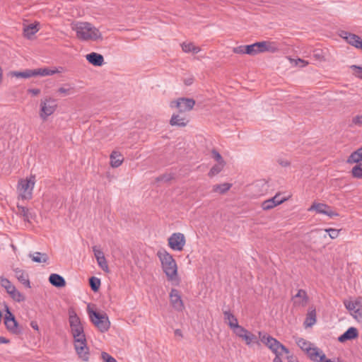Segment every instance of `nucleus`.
<instances>
[{
    "label": "nucleus",
    "instance_id": "f257e3e1",
    "mask_svg": "<svg viewBox=\"0 0 362 362\" xmlns=\"http://www.w3.org/2000/svg\"><path fill=\"white\" fill-rule=\"evenodd\" d=\"M71 29L76 33V37L81 40H102L103 36L98 28L88 22H76L71 23Z\"/></svg>",
    "mask_w": 362,
    "mask_h": 362
},
{
    "label": "nucleus",
    "instance_id": "f03ea898",
    "mask_svg": "<svg viewBox=\"0 0 362 362\" xmlns=\"http://www.w3.org/2000/svg\"><path fill=\"white\" fill-rule=\"evenodd\" d=\"M157 256L161 262L162 269L168 279L170 281L174 280L177 275V267L173 257L165 250L158 251Z\"/></svg>",
    "mask_w": 362,
    "mask_h": 362
},
{
    "label": "nucleus",
    "instance_id": "7ed1b4c3",
    "mask_svg": "<svg viewBox=\"0 0 362 362\" xmlns=\"http://www.w3.org/2000/svg\"><path fill=\"white\" fill-rule=\"evenodd\" d=\"M88 313L90 322L100 332H105L110 329V322L106 313L90 310L89 307Z\"/></svg>",
    "mask_w": 362,
    "mask_h": 362
},
{
    "label": "nucleus",
    "instance_id": "20e7f679",
    "mask_svg": "<svg viewBox=\"0 0 362 362\" xmlns=\"http://www.w3.org/2000/svg\"><path fill=\"white\" fill-rule=\"evenodd\" d=\"M73 337L74 339V348L78 357L84 361H88L90 354L85 333L74 334Z\"/></svg>",
    "mask_w": 362,
    "mask_h": 362
},
{
    "label": "nucleus",
    "instance_id": "39448f33",
    "mask_svg": "<svg viewBox=\"0 0 362 362\" xmlns=\"http://www.w3.org/2000/svg\"><path fill=\"white\" fill-rule=\"evenodd\" d=\"M296 344L303 351H305L307 354H308L312 361L322 362L325 358V355L324 354H321L319 349L316 347L311 348V344L303 338H298L296 340Z\"/></svg>",
    "mask_w": 362,
    "mask_h": 362
},
{
    "label": "nucleus",
    "instance_id": "423d86ee",
    "mask_svg": "<svg viewBox=\"0 0 362 362\" xmlns=\"http://www.w3.org/2000/svg\"><path fill=\"white\" fill-rule=\"evenodd\" d=\"M57 107L56 100L47 97L40 101V117L43 119L46 120L47 118L52 115L56 110Z\"/></svg>",
    "mask_w": 362,
    "mask_h": 362
},
{
    "label": "nucleus",
    "instance_id": "0eeeda50",
    "mask_svg": "<svg viewBox=\"0 0 362 362\" xmlns=\"http://www.w3.org/2000/svg\"><path fill=\"white\" fill-rule=\"evenodd\" d=\"M6 314L4 317V325L6 329L13 334H19L22 330L19 327V324L16 320L15 315L11 312L8 307H6Z\"/></svg>",
    "mask_w": 362,
    "mask_h": 362
},
{
    "label": "nucleus",
    "instance_id": "6e6552de",
    "mask_svg": "<svg viewBox=\"0 0 362 362\" xmlns=\"http://www.w3.org/2000/svg\"><path fill=\"white\" fill-rule=\"evenodd\" d=\"M195 105V100L192 98H179L170 103L171 107H177L180 113L192 110Z\"/></svg>",
    "mask_w": 362,
    "mask_h": 362
},
{
    "label": "nucleus",
    "instance_id": "1a4fd4ad",
    "mask_svg": "<svg viewBox=\"0 0 362 362\" xmlns=\"http://www.w3.org/2000/svg\"><path fill=\"white\" fill-rule=\"evenodd\" d=\"M168 245L174 250L181 251L185 245V235L181 233H175L168 238Z\"/></svg>",
    "mask_w": 362,
    "mask_h": 362
},
{
    "label": "nucleus",
    "instance_id": "9d476101",
    "mask_svg": "<svg viewBox=\"0 0 362 362\" xmlns=\"http://www.w3.org/2000/svg\"><path fill=\"white\" fill-rule=\"evenodd\" d=\"M339 36L351 46L362 50V39L358 35L348 31L341 30Z\"/></svg>",
    "mask_w": 362,
    "mask_h": 362
},
{
    "label": "nucleus",
    "instance_id": "9b49d317",
    "mask_svg": "<svg viewBox=\"0 0 362 362\" xmlns=\"http://www.w3.org/2000/svg\"><path fill=\"white\" fill-rule=\"evenodd\" d=\"M308 211H315L318 214H325L330 218L339 216V214L332 211L331 206L322 203L314 202Z\"/></svg>",
    "mask_w": 362,
    "mask_h": 362
},
{
    "label": "nucleus",
    "instance_id": "f8f14e48",
    "mask_svg": "<svg viewBox=\"0 0 362 362\" xmlns=\"http://www.w3.org/2000/svg\"><path fill=\"white\" fill-rule=\"evenodd\" d=\"M170 304L177 311H182L185 305L181 298L180 291L176 288H172L169 294Z\"/></svg>",
    "mask_w": 362,
    "mask_h": 362
},
{
    "label": "nucleus",
    "instance_id": "ddd939ff",
    "mask_svg": "<svg viewBox=\"0 0 362 362\" xmlns=\"http://www.w3.org/2000/svg\"><path fill=\"white\" fill-rule=\"evenodd\" d=\"M35 182L32 180H21L19 182V187L23 194L21 197L24 199H30L32 197V190L34 187Z\"/></svg>",
    "mask_w": 362,
    "mask_h": 362
},
{
    "label": "nucleus",
    "instance_id": "4468645a",
    "mask_svg": "<svg viewBox=\"0 0 362 362\" xmlns=\"http://www.w3.org/2000/svg\"><path fill=\"white\" fill-rule=\"evenodd\" d=\"M189 119L187 117L183 116L182 114H173L170 119V124L171 126H177L179 127H184L187 126Z\"/></svg>",
    "mask_w": 362,
    "mask_h": 362
},
{
    "label": "nucleus",
    "instance_id": "2eb2a0df",
    "mask_svg": "<svg viewBox=\"0 0 362 362\" xmlns=\"http://www.w3.org/2000/svg\"><path fill=\"white\" fill-rule=\"evenodd\" d=\"M358 337V332L356 327H349L344 333L338 337V341L344 343L349 340L356 339Z\"/></svg>",
    "mask_w": 362,
    "mask_h": 362
},
{
    "label": "nucleus",
    "instance_id": "dca6fc26",
    "mask_svg": "<svg viewBox=\"0 0 362 362\" xmlns=\"http://www.w3.org/2000/svg\"><path fill=\"white\" fill-rule=\"evenodd\" d=\"M87 61L93 66H101L104 64V57L97 52H91L86 56Z\"/></svg>",
    "mask_w": 362,
    "mask_h": 362
},
{
    "label": "nucleus",
    "instance_id": "f3484780",
    "mask_svg": "<svg viewBox=\"0 0 362 362\" xmlns=\"http://www.w3.org/2000/svg\"><path fill=\"white\" fill-rule=\"evenodd\" d=\"M13 272H15L16 277L22 284L27 288L31 287L28 274L26 272L19 268L14 269Z\"/></svg>",
    "mask_w": 362,
    "mask_h": 362
},
{
    "label": "nucleus",
    "instance_id": "a211bd4d",
    "mask_svg": "<svg viewBox=\"0 0 362 362\" xmlns=\"http://www.w3.org/2000/svg\"><path fill=\"white\" fill-rule=\"evenodd\" d=\"M49 281L52 286L57 288H62L66 286V281L64 277L57 274H50Z\"/></svg>",
    "mask_w": 362,
    "mask_h": 362
},
{
    "label": "nucleus",
    "instance_id": "6ab92c4d",
    "mask_svg": "<svg viewBox=\"0 0 362 362\" xmlns=\"http://www.w3.org/2000/svg\"><path fill=\"white\" fill-rule=\"evenodd\" d=\"M33 76H52V75L59 72V71L57 69H51L47 67L33 69Z\"/></svg>",
    "mask_w": 362,
    "mask_h": 362
},
{
    "label": "nucleus",
    "instance_id": "aec40b11",
    "mask_svg": "<svg viewBox=\"0 0 362 362\" xmlns=\"http://www.w3.org/2000/svg\"><path fill=\"white\" fill-rule=\"evenodd\" d=\"M361 161H362V150L361 148L352 152L347 159V163L350 164H359Z\"/></svg>",
    "mask_w": 362,
    "mask_h": 362
},
{
    "label": "nucleus",
    "instance_id": "412c9836",
    "mask_svg": "<svg viewBox=\"0 0 362 362\" xmlns=\"http://www.w3.org/2000/svg\"><path fill=\"white\" fill-rule=\"evenodd\" d=\"M298 298H301V300L297 301L295 300L294 304H298V305H301L303 306H304L307 304V303L308 301V296L305 290L299 289L298 291V293L293 296V299H296Z\"/></svg>",
    "mask_w": 362,
    "mask_h": 362
},
{
    "label": "nucleus",
    "instance_id": "4be33fe9",
    "mask_svg": "<svg viewBox=\"0 0 362 362\" xmlns=\"http://www.w3.org/2000/svg\"><path fill=\"white\" fill-rule=\"evenodd\" d=\"M29 257L33 262L37 263H46L49 259V257L46 253H41L40 252L29 254Z\"/></svg>",
    "mask_w": 362,
    "mask_h": 362
},
{
    "label": "nucleus",
    "instance_id": "5701e85b",
    "mask_svg": "<svg viewBox=\"0 0 362 362\" xmlns=\"http://www.w3.org/2000/svg\"><path fill=\"white\" fill-rule=\"evenodd\" d=\"M181 47L182 51L185 53L192 52L197 54L201 50L200 47L195 46L192 42H184L181 44Z\"/></svg>",
    "mask_w": 362,
    "mask_h": 362
},
{
    "label": "nucleus",
    "instance_id": "b1692460",
    "mask_svg": "<svg viewBox=\"0 0 362 362\" xmlns=\"http://www.w3.org/2000/svg\"><path fill=\"white\" fill-rule=\"evenodd\" d=\"M281 346V343L273 337V339H271V342L267 346L275 354V357H280L281 353L279 351V349Z\"/></svg>",
    "mask_w": 362,
    "mask_h": 362
},
{
    "label": "nucleus",
    "instance_id": "393cba45",
    "mask_svg": "<svg viewBox=\"0 0 362 362\" xmlns=\"http://www.w3.org/2000/svg\"><path fill=\"white\" fill-rule=\"evenodd\" d=\"M122 155L118 152L113 151L110 154V165L113 168H117L122 165L123 158H119Z\"/></svg>",
    "mask_w": 362,
    "mask_h": 362
},
{
    "label": "nucleus",
    "instance_id": "a878e982",
    "mask_svg": "<svg viewBox=\"0 0 362 362\" xmlns=\"http://www.w3.org/2000/svg\"><path fill=\"white\" fill-rule=\"evenodd\" d=\"M38 24H30L23 28V35L28 39H30L39 30Z\"/></svg>",
    "mask_w": 362,
    "mask_h": 362
},
{
    "label": "nucleus",
    "instance_id": "bb28decb",
    "mask_svg": "<svg viewBox=\"0 0 362 362\" xmlns=\"http://www.w3.org/2000/svg\"><path fill=\"white\" fill-rule=\"evenodd\" d=\"M10 75L16 78H28L33 76V69H25L22 71H11Z\"/></svg>",
    "mask_w": 362,
    "mask_h": 362
},
{
    "label": "nucleus",
    "instance_id": "cd10ccee",
    "mask_svg": "<svg viewBox=\"0 0 362 362\" xmlns=\"http://www.w3.org/2000/svg\"><path fill=\"white\" fill-rule=\"evenodd\" d=\"M69 322L70 327L76 326L81 323L80 318L72 308L69 309Z\"/></svg>",
    "mask_w": 362,
    "mask_h": 362
},
{
    "label": "nucleus",
    "instance_id": "c85d7f7f",
    "mask_svg": "<svg viewBox=\"0 0 362 362\" xmlns=\"http://www.w3.org/2000/svg\"><path fill=\"white\" fill-rule=\"evenodd\" d=\"M230 327L233 329V333L239 338H242V337L247 332V329L239 325L238 323H235V325L230 323Z\"/></svg>",
    "mask_w": 362,
    "mask_h": 362
},
{
    "label": "nucleus",
    "instance_id": "c756f323",
    "mask_svg": "<svg viewBox=\"0 0 362 362\" xmlns=\"http://www.w3.org/2000/svg\"><path fill=\"white\" fill-rule=\"evenodd\" d=\"M241 339L245 341L247 345H250L252 343L259 344L257 337L248 330Z\"/></svg>",
    "mask_w": 362,
    "mask_h": 362
},
{
    "label": "nucleus",
    "instance_id": "7c9ffc66",
    "mask_svg": "<svg viewBox=\"0 0 362 362\" xmlns=\"http://www.w3.org/2000/svg\"><path fill=\"white\" fill-rule=\"evenodd\" d=\"M316 322V311L315 309L309 310L304 324L306 327H311Z\"/></svg>",
    "mask_w": 362,
    "mask_h": 362
},
{
    "label": "nucleus",
    "instance_id": "2f4dec72",
    "mask_svg": "<svg viewBox=\"0 0 362 362\" xmlns=\"http://www.w3.org/2000/svg\"><path fill=\"white\" fill-rule=\"evenodd\" d=\"M280 204H281V201H275V199L271 198L263 202L262 204V207L264 210H269Z\"/></svg>",
    "mask_w": 362,
    "mask_h": 362
},
{
    "label": "nucleus",
    "instance_id": "473e14b6",
    "mask_svg": "<svg viewBox=\"0 0 362 362\" xmlns=\"http://www.w3.org/2000/svg\"><path fill=\"white\" fill-rule=\"evenodd\" d=\"M231 186V184L229 183L215 185L213 186V192L224 194L230 189Z\"/></svg>",
    "mask_w": 362,
    "mask_h": 362
},
{
    "label": "nucleus",
    "instance_id": "72a5a7b5",
    "mask_svg": "<svg viewBox=\"0 0 362 362\" xmlns=\"http://www.w3.org/2000/svg\"><path fill=\"white\" fill-rule=\"evenodd\" d=\"M9 296L11 298L18 303L23 302L25 300V297L23 293L18 291L16 288L10 291Z\"/></svg>",
    "mask_w": 362,
    "mask_h": 362
},
{
    "label": "nucleus",
    "instance_id": "f704fd0d",
    "mask_svg": "<svg viewBox=\"0 0 362 362\" xmlns=\"http://www.w3.org/2000/svg\"><path fill=\"white\" fill-rule=\"evenodd\" d=\"M0 284L1 286L5 288L8 294H9L10 291L16 288L8 279L4 276L0 277Z\"/></svg>",
    "mask_w": 362,
    "mask_h": 362
},
{
    "label": "nucleus",
    "instance_id": "c9c22d12",
    "mask_svg": "<svg viewBox=\"0 0 362 362\" xmlns=\"http://www.w3.org/2000/svg\"><path fill=\"white\" fill-rule=\"evenodd\" d=\"M89 286L93 291L97 292L100 286V279L95 276H91L89 279Z\"/></svg>",
    "mask_w": 362,
    "mask_h": 362
},
{
    "label": "nucleus",
    "instance_id": "e433bc0d",
    "mask_svg": "<svg viewBox=\"0 0 362 362\" xmlns=\"http://www.w3.org/2000/svg\"><path fill=\"white\" fill-rule=\"evenodd\" d=\"M351 175L354 178H362V163L356 164L351 170Z\"/></svg>",
    "mask_w": 362,
    "mask_h": 362
},
{
    "label": "nucleus",
    "instance_id": "4c0bfd02",
    "mask_svg": "<svg viewBox=\"0 0 362 362\" xmlns=\"http://www.w3.org/2000/svg\"><path fill=\"white\" fill-rule=\"evenodd\" d=\"M224 165H225V163H217V164L214 165L209 170L208 175L211 177L218 174L223 170Z\"/></svg>",
    "mask_w": 362,
    "mask_h": 362
},
{
    "label": "nucleus",
    "instance_id": "58836bf2",
    "mask_svg": "<svg viewBox=\"0 0 362 362\" xmlns=\"http://www.w3.org/2000/svg\"><path fill=\"white\" fill-rule=\"evenodd\" d=\"M223 315H224V319L228 321V325L229 327H230V323L235 324V323H238L237 317L233 314H232L230 312V310H224Z\"/></svg>",
    "mask_w": 362,
    "mask_h": 362
},
{
    "label": "nucleus",
    "instance_id": "ea45409f",
    "mask_svg": "<svg viewBox=\"0 0 362 362\" xmlns=\"http://www.w3.org/2000/svg\"><path fill=\"white\" fill-rule=\"evenodd\" d=\"M19 214L23 217L24 221H29V209L27 207L17 205Z\"/></svg>",
    "mask_w": 362,
    "mask_h": 362
},
{
    "label": "nucleus",
    "instance_id": "a19ab883",
    "mask_svg": "<svg viewBox=\"0 0 362 362\" xmlns=\"http://www.w3.org/2000/svg\"><path fill=\"white\" fill-rule=\"evenodd\" d=\"M354 317L357 320H362V303L358 301V305L355 308L354 313L352 314Z\"/></svg>",
    "mask_w": 362,
    "mask_h": 362
},
{
    "label": "nucleus",
    "instance_id": "79ce46f5",
    "mask_svg": "<svg viewBox=\"0 0 362 362\" xmlns=\"http://www.w3.org/2000/svg\"><path fill=\"white\" fill-rule=\"evenodd\" d=\"M245 52L246 54H249L251 56H255L257 54V50L255 43H253L252 45H247L245 47Z\"/></svg>",
    "mask_w": 362,
    "mask_h": 362
},
{
    "label": "nucleus",
    "instance_id": "37998d69",
    "mask_svg": "<svg viewBox=\"0 0 362 362\" xmlns=\"http://www.w3.org/2000/svg\"><path fill=\"white\" fill-rule=\"evenodd\" d=\"M279 48L275 42L267 41V52L275 53L279 51Z\"/></svg>",
    "mask_w": 362,
    "mask_h": 362
},
{
    "label": "nucleus",
    "instance_id": "c03bdc74",
    "mask_svg": "<svg viewBox=\"0 0 362 362\" xmlns=\"http://www.w3.org/2000/svg\"><path fill=\"white\" fill-rule=\"evenodd\" d=\"M259 336L260 341L265 344V346H267L269 342H271V339H273V337L267 333H262V332H259Z\"/></svg>",
    "mask_w": 362,
    "mask_h": 362
},
{
    "label": "nucleus",
    "instance_id": "a18cd8bd",
    "mask_svg": "<svg viewBox=\"0 0 362 362\" xmlns=\"http://www.w3.org/2000/svg\"><path fill=\"white\" fill-rule=\"evenodd\" d=\"M96 259L98 265L100 266V268H102L103 270L107 271L108 269V265L105 257V255L99 257Z\"/></svg>",
    "mask_w": 362,
    "mask_h": 362
},
{
    "label": "nucleus",
    "instance_id": "49530a36",
    "mask_svg": "<svg viewBox=\"0 0 362 362\" xmlns=\"http://www.w3.org/2000/svg\"><path fill=\"white\" fill-rule=\"evenodd\" d=\"M267 41H262L255 42L257 54L267 52Z\"/></svg>",
    "mask_w": 362,
    "mask_h": 362
},
{
    "label": "nucleus",
    "instance_id": "de8ad7c7",
    "mask_svg": "<svg viewBox=\"0 0 362 362\" xmlns=\"http://www.w3.org/2000/svg\"><path fill=\"white\" fill-rule=\"evenodd\" d=\"M325 231L328 233L330 238L335 239L338 237L340 230L329 228L325 229Z\"/></svg>",
    "mask_w": 362,
    "mask_h": 362
},
{
    "label": "nucleus",
    "instance_id": "09e8293b",
    "mask_svg": "<svg viewBox=\"0 0 362 362\" xmlns=\"http://www.w3.org/2000/svg\"><path fill=\"white\" fill-rule=\"evenodd\" d=\"M212 157L214 158L215 160L218 162V163H226L223 160L221 155L215 149H213L211 151Z\"/></svg>",
    "mask_w": 362,
    "mask_h": 362
},
{
    "label": "nucleus",
    "instance_id": "8fccbe9b",
    "mask_svg": "<svg viewBox=\"0 0 362 362\" xmlns=\"http://www.w3.org/2000/svg\"><path fill=\"white\" fill-rule=\"evenodd\" d=\"M173 178L171 174H163L156 178L157 182H168Z\"/></svg>",
    "mask_w": 362,
    "mask_h": 362
},
{
    "label": "nucleus",
    "instance_id": "3c124183",
    "mask_svg": "<svg viewBox=\"0 0 362 362\" xmlns=\"http://www.w3.org/2000/svg\"><path fill=\"white\" fill-rule=\"evenodd\" d=\"M352 124L358 127H362V115H356L352 118Z\"/></svg>",
    "mask_w": 362,
    "mask_h": 362
},
{
    "label": "nucleus",
    "instance_id": "603ef678",
    "mask_svg": "<svg viewBox=\"0 0 362 362\" xmlns=\"http://www.w3.org/2000/svg\"><path fill=\"white\" fill-rule=\"evenodd\" d=\"M357 305H358V301H349L348 303H345V306L346 309L349 310V311L354 312Z\"/></svg>",
    "mask_w": 362,
    "mask_h": 362
},
{
    "label": "nucleus",
    "instance_id": "864d4df0",
    "mask_svg": "<svg viewBox=\"0 0 362 362\" xmlns=\"http://www.w3.org/2000/svg\"><path fill=\"white\" fill-rule=\"evenodd\" d=\"M102 358L105 362H117L115 358L106 352L102 353Z\"/></svg>",
    "mask_w": 362,
    "mask_h": 362
},
{
    "label": "nucleus",
    "instance_id": "5fc2aeb1",
    "mask_svg": "<svg viewBox=\"0 0 362 362\" xmlns=\"http://www.w3.org/2000/svg\"><path fill=\"white\" fill-rule=\"evenodd\" d=\"M245 47L246 45H240V46H238V47H235L233 49V52L235 54H246V52H245Z\"/></svg>",
    "mask_w": 362,
    "mask_h": 362
},
{
    "label": "nucleus",
    "instance_id": "6e6d98bb",
    "mask_svg": "<svg viewBox=\"0 0 362 362\" xmlns=\"http://www.w3.org/2000/svg\"><path fill=\"white\" fill-rule=\"evenodd\" d=\"M93 251L94 252V255L96 259L98 258L99 257L104 255L103 252L100 249H99L97 246L93 247Z\"/></svg>",
    "mask_w": 362,
    "mask_h": 362
},
{
    "label": "nucleus",
    "instance_id": "4d7b16f0",
    "mask_svg": "<svg viewBox=\"0 0 362 362\" xmlns=\"http://www.w3.org/2000/svg\"><path fill=\"white\" fill-rule=\"evenodd\" d=\"M351 68L354 70H357L356 71V74L358 75V76L362 79V67L361 66H356V65H353L351 66Z\"/></svg>",
    "mask_w": 362,
    "mask_h": 362
},
{
    "label": "nucleus",
    "instance_id": "13d9d810",
    "mask_svg": "<svg viewBox=\"0 0 362 362\" xmlns=\"http://www.w3.org/2000/svg\"><path fill=\"white\" fill-rule=\"evenodd\" d=\"M27 91L33 96H36L40 93V90L39 88H29Z\"/></svg>",
    "mask_w": 362,
    "mask_h": 362
},
{
    "label": "nucleus",
    "instance_id": "bf43d9fd",
    "mask_svg": "<svg viewBox=\"0 0 362 362\" xmlns=\"http://www.w3.org/2000/svg\"><path fill=\"white\" fill-rule=\"evenodd\" d=\"M71 88H65L64 87H61L58 89V92L64 95H69L70 93Z\"/></svg>",
    "mask_w": 362,
    "mask_h": 362
},
{
    "label": "nucleus",
    "instance_id": "052dcab7",
    "mask_svg": "<svg viewBox=\"0 0 362 362\" xmlns=\"http://www.w3.org/2000/svg\"><path fill=\"white\" fill-rule=\"evenodd\" d=\"M83 332H84V330H83V327H80L78 329H74L73 332H71V334L72 335L74 334H82Z\"/></svg>",
    "mask_w": 362,
    "mask_h": 362
},
{
    "label": "nucleus",
    "instance_id": "680f3d73",
    "mask_svg": "<svg viewBox=\"0 0 362 362\" xmlns=\"http://www.w3.org/2000/svg\"><path fill=\"white\" fill-rule=\"evenodd\" d=\"M308 63L303 59H298L296 62V65L300 66V67L305 66Z\"/></svg>",
    "mask_w": 362,
    "mask_h": 362
},
{
    "label": "nucleus",
    "instance_id": "e2e57ef3",
    "mask_svg": "<svg viewBox=\"0 0 362 362\" xmlns=\"http://www.w3.org/2000/svg\"><path fill=\"white\" fill-rule=\"evenodd\" d=\"M193 81H194V78L192 77H190V78H185L184 80V83L186 86H190L193 83Z\"/></svg>",
    "mask_w": 362,
    "mask_h": 362
},
{
    "label": "nucleus",
    "instance_id": "0e129e2a",
    "mask_svg": "<svg viewBox=\"0 0 362 362\" xmlns=\"http://www.w3.org/2000/svg\"><path fill=\"white\" fill-rule=\"evenodd\" d=\"M30 326L35 330L39 329V327L36 321H31Z\"/></svg>",
    "mask_w": 362,
    "mask_h": 362
},
{
    "label": "nucleus",
    "instance_id": "69168bd1",
    "mask_svg": "<svg viewBox=\"0 0 362 362\" xmlns=\"http://www.w3.org/2000/svg\"><path fill=\"white\" fill-rule=\"evenodd\" d=\"M10 342V340L4 337H0V344H8Z\"/></svg>",
    "mask_w": 362,
    "mask_h": 362
},
{
    "label": "nucleus",
    "instance_id": "338daca9",
    "mask_svg": "<svg viewBox=\"0 0 362 362\" xmlns=\"http://www.w3.org/2000/svg\"><path fill=\"white\" fill-rule=\"evenodd\" d=\"M279 349H281L283 352L285 354H288L289 350L288 348H286L284 344H281V346H280Z\"/></svg>",
    "mask_w": 362,
    "mask_h": 362
},
{
    "label": "nucleus",
    "instance_id": "774afa93",
    "mask_svg": "<svg viewBox=\"0 0 362 362\" xmlns=\"http://www.w3.org/2000/svg\"><path fill=\"white\" fill-rule=\"evenodd\" d=\"M279 164L284 167H286L290 165V163L287 160H281L279 162Z\"/></svg>",
    "mask_w": 362,
    "mask_h": 362
}]
</instances>
